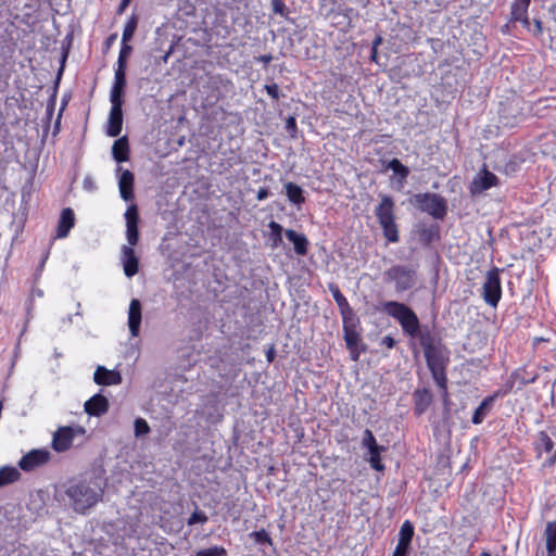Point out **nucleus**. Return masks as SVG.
I'll return each mask as SVG.
<instances>
[{
  "label": "nucleus",
  "instance_id": "obj_32",
  "mask_svg": "<svg viewBox=\"0 0 556 556\" xmlns=\"http://www.w3.org/2000/svg\"><path fill=\"white\" fill-rule=\"evenodd\" d=\"M138 22H139V17L136 14H131L128 17V20L124 26V29H123V36H122L123 43L131 40V38L137 29Z\"/></svg>",
  "mask_w": 556,
  "mask_h": 556
},
{
  "label": "nucleus",
  "instance_id": "obj_23",
  "mask_svg": "<svg viewBox=\"0 0 556 556\" xmlns=\"http://www.w3.org/2000/svg\"><path fill=\"white\" fill-rule=\"evenodd\" d=\"M135 176L129 169H125L119 177L118 188L123 200L131 201L134 199Z\"/></svg>",
  "mask_w": 556,
  "mask_h": 556
},
{
  "label": "nucleus",
  "instance_id": "obj_49",
  "mask_svg": "<svg viewBox=\"0 0 556 556\" xmlns=\"http://www.w3.org/2000/svg\"><path fill=\"white\" fill-rule=\"evenodd\" d=\"M380 345H384L387 349L391 350L396 345V341L391 336H384L380 341Z\"/></svg>",
  "mask_w": 556,
  "mask_h": 556
},
{
  "label": "nucleus",
  "instance_id": "obj_11",
  "mask_svg": "<svg viewBox=\"0 0 556 556\" xmlns=\"http://www.w3.org/2000/svg\"><path fill=\"white\" fill-rule=\"evenodd\" d=\"M75 438V430L70 426L60 427L53 434L52 447L56 452H65L71 448Z\"/></svg>",
  "mask_w": 556,
  "mask_h": 556
},
{
  "label": "nucleus",
  "instance_id": "obj_33",
  "mask_svg": "<svg viewBox=\"0 0 556 556\" xmlns=\"http://www.w3.org/2000/svg\"><path fill=\"white\" fill-rule=\"evenodd\" d=\"M383 451H386V447L381 445L377 448L369 451V465L372 469L377 471L384 470V465L381 458V452Z\"/></svg>",
  "mask_w": 556,
  "mask_h": 556
},
{
  "label": "nucleus",
  "instance_id": "obj_30",
  "mask_svg": "<svg viewBox=\"0 0 556 556\" xmlns=\"http://www.w3.org/2000/svg\"><path fill=\"white\" fill-rule=\"evenodd\" d=\"M21 479V472L12 466L0 467V488L14 483Z\"/></svg>",
  "mask_w": 556,
  "mask_h": 556
},
{
  "label": "nucleus",
  "instance_id": "obj_19",
  "mask_svg": "<svg viewBox=\"0 0 556 556\" xmlns=\"http://www.w3.org/2000/svg\"><path fill=\"white\" fill-rule=\"evenodd\" d=\"M328 288L332 294L334 302L338 305V308L340 311V315H341L342 319H345L346 317L355 316L356 314H355L354 309L350 305L348 299L341 292L340 288L334 283H329Z\"/></svg>",
  "mask_w": 556,
  "mask_h": 556
},
{
  "label": "nucleus",
  "instance_id": "obj_12",
  "mask_svg": "<svg viewBox=\"0 0 556 556\" xmlns=\"http://www.w3.org/2000/svg\"><path fill=\"white\" fill-rule=\"evenodd\" d=\"M531 0H514L510 8L509 23L520 22L525 28L530 30L528 9Z\"/></svg>",
  "mask_w": 556,
  "mask_h": 556
},
{
  "label": "nucleus",
  "instance_id": "obj_31",
  "mask_svg": "<svg viewBox=\"0 0 556 556\" xmlns=\"http://www.w3.org/2000/svg\"><path fill=\"white\" fill-rule=\"evenodd\" d=\"M268 228L270 230L269 231L270 247H271V249H277L282 244V233L285 231L283 227L279 223L271 220L268 224Z\"/></svg>",
  "mask_w": 556,
  "mask_h": 556
},
{
  "label": "nucleus",
  "instance_id": "obj_5",
  "mask_svg": "<svg viewBox=\"0 0 556 556\" xmlns=\"http://www.w3.org/2000/svg\"><path fill=\"white\" fill-rule=\"evenodd\" d=\"M361 326V320L358 316L346 317L342 319V329H343V338L346 344L348 350L350 351L351 358L353 361H358L362 352L365 351L363 346L359 349L361 343V332L358 328Z\"/></svg>",
  "mask_w": 556,
  "mask_h": 556
},
{
  "label": "nucleus",
  "instance_id": "obj_54",
  "mask_svg": "<svg viewBox=\"0 0 556 556\" xmlns=\"http://www.w3.org/2000/svg\"><path fill=\"white\" fill-rule=\"evenodd\" d=\"M126 66H127V59L122 56V55H118V59H117V68L116 70H123V71H126Z\"/></svg>",
  "mask_w": 556,
  "mask_h": 556
},
{
  "label": "nucleus",
  "instance_id": "obj_53",
  "mask_svg": "<svg viewBox=\"0 0 556 556\" xmlns=\"http://www.w3.org/2000/svg\"><path fill=\"white\" fill-rule=\"evenodd\" d=\"M129 3L130 0H122L119 5L117 7L116 14L122 15L129 5Z\"/></svg>",
  "mask_w": 556,
  "mask_h": 556
},
{
  "label": "nucleus",
  "instance_id": "obj_26",
  "mask_svg": "<svg viewBox=\"0 0 556 556\" xmlns=\"http://www.w3.org/2000/svg\"><path fill=\"white\" fill-rule=\"evenodd\" d=\"M495 396L488 395L482 400L480 405L475 409L471 421L473 425H480L492 409Z\"/></svg>",
  "mask_w": 556,
  "mask_h": 556
},
{
  "label": "nucleus",
  "instance_id": "obj_58",
  "mask_svg": "<svg viewBox=\"0 0 556 556\" xmlns=\"http://www.w3.org/2000/svg\"><path fill=\"white\" fill-rule=\"evenodd\" d=\"M479 556H492L489 552H482Z\"/></svg>",
  "mask_w": 556,
  "mask_h": 556
},
{
  "label": "nucleus",
  "instance_id": "obj_35",
  "mask_svg": "<svg viewBox=\"0 0 556 556\" xmlns=\"http://www.w3.org/2000/svg\"><path fill=\"white\" fill-rule=\"evenodd\" d=\"M511 378L519 382V386H527L536 380V375L528 376L526 368H518L511 374Z\"/></svg>",
  "mask_w": 556,
  "mask_h": 556
},
{
  "label": "nucleus",
  "instance_id": "obj_18",
  "mask_svg": "<svg viewBox=\"0 0 556 556\" xmlns=\"http://www.w3.org/2000/svg\"><path fill=\"white\" fill-rule=\"evenodd\" d=\"M122 262L124 273L127 277L135 276L139 270V260L131 247L123 245L122 248Z\"/></svg>",
  "mask_w": 556,
  "mask_h": 556
},
{
  "label": "nucleus",
  "instance_id": "obj_40",
  "mask_svg": "<svg viewBox=\"0 0 556 556\" xmlns=\"http://www.w3.org/2000/svg\"><path fill=\"white\" fill-rule=\"evenodd\" d=\"M150 432V426L143 418H137L135 420V434L136 437L144 435Z\"/></svg>",
  "mask_w": 556,
  "mask_h": 556
},
{
  "label": "nucleus",
  "instance_id": "obj_8",
  "mask_svg": "<svg viewBox=\"0 0 556 556\" xmlns=\"http://www.w3.org/2000/svg\"><path fill=\"white\" fill-rule=\"evenodd\" d=\"M50 460V453L46 450H31L25 454L18 462V467L23 471H31L46 465Z\"/></svg>",
  "mask_w": 556,
  "mask_h": 556
},
{
  "label": "nucleus",
  "instance_id": "obj_43",
  "mask_svg": "<svg viewBox=\"0 0 556 556\" xmlns=\"http://www.w3.org/2000/svg\"><path fill=\"white\" fill-rule=\"evenodd\" d=\"M113 87L125 88L126 87V73L123 70L115 71Z\"/></svg>",
  "mask_w": 556,
  "mask_h": 556
},
{
  "label": "nucleus",
  "instance_id": "obj_7",
  "mask_svg": "<svg viewBox=\"0 0 556 556\" xmlns=\"http://www.w3.org/2000/svg\"><path fill=\"white\" fill-rule=\"evenodd\" d=\"M388 280L393 281L397 292H404L415 287L417 282L416 270L403 265H394L386 273Z\"/></svg>",
  "mask_w": 556,
  "mask_h": 556
},
{
  "label": "nucleus",
  "instance_id": "obj_39",
  "mask_svg": "<svg viewBox=\"0 0 556 556\" xmlns=\"http://www.w3.org/2000/svg\"><path fill=\"white\" fill-rule=\"evenodd\" d=\"M208 520L206 514L200 509H195L190 517L187 519L188 526H193L195 523H206Z\"/></svg>",
  "mask_w": 556,
  "mask_h": 556
},
{
  "label": "nucleus",
  "instance_id": "obj_25",
  "mask_svg": "<svg viewBox=\"0 0 556 556\" xmlns=\"http://www.w3.org/2000/svg\"><path fill=\"white\" fill-rule=\"evenodd\" d=\"M285 191L286 197L291 204L300 208L305 203L306 198L304 195V190L298 184L292 181L286 182Z\"/></svg>",
  "mask_w": 556,
  "mask_h": 556
},
{
  "label": "nucleus",
  "instance_id": "obj_50",
  "mask_svg": "<svg viewBox=\"0 0 556 556\" xmlns=\"http://www.w3.org/2000/svg\"><path fill=\"white\" fill-rule=\"evenodd\" d=\"M269 194H270V192H269V189L267 187H261L257 190L256 199L258 201H263V200L267 199L269 197Z\"/></svg>",
  "mask_w": 556,
  "mask_h": 556
},
{
  "label": "nucleus",
  "instance_id": "obj_44",
  "mask_svg": "<svg viewBox=\"0 0 556 556\" xmlns=\"http://www.w3.org/2000/svg\"><path fill=\"white\" fill-rule=\"evenodd\" d=\"M273 11L281 16L287 14V7L283 0H271Z\"/></svg>",
  "mask_w": 556,
  "mask_h": 556
},
{
  "label": "nucleus",
  "instance_id": "obj_45",
  "mask_svg": "<svg viewBox=\"0 0 556 556\" xmlns=\"http://www.w3.org/2000/svg\"><path fill=\"white\" fill-rule=\"evenodd\" d=\"M286 129H287V131L290 134V136H291L292 138H295V137H296L298 125H296L295 117H293V116H289V117L287 118V122H286Z\"/></svg>",
  "mask_w": 556,
  "mask_h": 556
},
{
  "label": "nucleus",
  "instance_id": "obj_36",
  "mask_svg": "<svg viewBox=\"0 0 556 556\" xmlns=\"http://www.w3.org/2000/svg\"><path fill=\"white\" fill-rule=\"evenodd\" d=\"M195 556H227V551L223 546H212L195 552Z\"/></svg>",
  "mask_w": 556,
  "mask_h": 556
},
{
  "label": "nucleus",
  "instance_id": "obj_6",
  "mask_svg": "<svg viewBox=\"0 0 556 556\" xmlns=\"http://www.w3.org/2000/svg\"><path fill=\"white\" fill-rule=\"evenodd\" d=\"M501 269L492 267L486 271L485 280L482 286L481 296L483 301L491 307H497L502 299Z\"/></svg>",
  "mask_w": 556,
  "mask_h": 556
},
{
  "label": "nucleus",
  "instance_id": "obj_47",
  "mask_svg": "<svg viewBox=\"0 0 556 556\" xmlns=\"http://www.w3.org/2000/svg\"><path fill=\"white\" fill-rule=\"evenodd\" d=\"M265 90H266L267 94L273 100H278L279 99L280 93H279V87H278L277 84L265 85Z\"/></svg>",
  "mask_w": 556,
  "mask_h": 556
},
{
  "label": "nucleus",
  "instance_id": "obj_13",
  "mask_svg": "<svg viewBox=\"0 0 556 556\" xmlns=\"http://www.w3.org/2000/svg\"><path fill=\"white\" fill-rule=\"evenodd\" d=\"M498 178L495 174L483 168L480 174L473 179L470 186L471 193H480L482 191L489 190L492 187L497 186Z\"/></svg>",
  "mask_w": 556,
  "mask_h": 556
},
{
  "label": "nucleus",
  "instance_id": "obj_22",
  "mask_svg": "<svg viewBox=\"0 0 556 556\" xmlns=\"http://www.w3.org/2000/svg\"><path fill=\"white\" fill-rule=\"evenodd\" d=\"M123 128V109L111 108L106 127V134L110 137H117Z\"/></svg>",
  "mask_w": 556,
  "mask_h": 556
},
{
  "label": "nucleus",
  "instance_id": "obj_16",
  "mask_svg": "<svg viewBox=\"0 0 556 556\" xmlns=\"http://www.w3.org/2000/svg\"><path fill=\"white\" fill-rule=\"evenodd\" d=\"M93 380L99 386H116L122 382V376L116 370H110L104 366H98L93 374Z\"/></svg>",
  "mask_w": 556,
  "mask_h": 556
},
{
  "label": "nucleus",
  "instance_id": "obj_57",
  "mask_svg": "<svg viewBox=\"0 0 556 556\" xmlns=\"http://www.w3.org/2000/svg\"><path fill=\"white\" fill-rule=\"evenodd\" d=\"M382 42V38L380 36H377L375 40L372 41V47L378 48V46Z\"/></svg>",
  "mask_w": 556,
  "mask_h": 556
},
{
  "label": "nucleus",
  "instance_id": "obj_9",
  "mask_svg": "<svg viewBox=\"0 0 556 556\" xmlns=\"http://www.w3.org/2000/svg\"><path fill=\"white\" fill-rule=\"evenodd\" d=\"M125 219H126V238L128 242V247H135L139 241V229H138V223H139V214H138V207L136 204H131L127 207L125 213Z\"/></svg>",
  "mask_w": 556,
  "mask_h": 556
},
{
  "label": "nucleus",
  "instance_id": "obj_41",
  "mask_svg": "<svg viewBox=\"0 0 556 556\" xmlns=\"http://www.w3.org/2000/svg\"><path fill=\"white\" fill-rule=\"evenodd\" d=\"M251 536L254 538L255 542L258 544H270L273 543L270 535L265 529H261L258 531H254L251 533Z\"/></svg>",
  "mask_w": 556,
  "mask_h": 556
},
{
  "label": "nucleus",
  "instance_id": "obj_52",
  "mask_svg": "<svg viewBox=\"0 0 556 556\" xmlns=\"http://www.w3.org/2000/svg\"><path fill=\"white\" fill-rule=\"evenodd\" d=\"M117 39V33L111 34L104 41V48L105 50H110L111 47L114 45L115 40Z\"/></svg>",
  "mask_w": 556,
  "mask_h": 556
},
{
  "label": "nucleus",
  "instance_id": "obj_27",
  "mask_svg": "<svg viewBox=\"0 0 556 556\" xmlns=\"http://www.w3.org/2000/svg\"><path fill=\"white\" fill-rule=\"evenodd\" d=\"M112 154L118 163L129 160V143L127 137L124 136L115 140L112 147Z\"/></svg>",
  "mask_w": 556,
  "mask_h": 556
},
{
  "label": "nucleus",
  "instance_id": "obj_37",
  "mask_svg": "<svg viewBox=\"0 0 556 556\" xmlns=\"http://www.w3.org/2000/svg\"><path fill=\"white\" fill-rule=\"evenodd\" d=\"M123 93L124 88L112 87L110 94L111 108H123Z\"/></svg>",
  "mask_w": 556,
  "mask_h": 556
},
{
  "label": "nucleus",
  "instance_id": "obj_15",
  "mask_svg": "<svg viewBox=\"0 0 556 556\" xmlns=\"http://www.w3.org/2000/svg\"><path fill=\"white\" fill-rule=\"evenodd\" d=\"M84 408L89 416L99 417L108 413L109 401L104 395L98 393L85 402Z\"/></svg>",
  "mask_w": 556,
  "mask_h": 556
},
{
  "label": "nucleus",
  "instance_id": "obj_21",
  "mask_svg": "<svg viewBox=\"0 0 556 556\" xmlns=\"http://www.w3.org/2000/svg\"><path fill=\"white\" fill-rule=\"evenodd\" d=\"M417 237L420 244L427 248L433 241L440 240V227L435 224L420 225L417 228Z\"/></svg>",
  "mask_w": 556,
  "mask_h": 556
},
{
  "label": "nucleus",
  "instance_id": "obj_51",
  "mask_svg": "<svg viewBox=\"0 0 556 556\" xmlns=\"http://www.w3.org/2000/svg\"><path fill=\"white\" fill-rule=\"evenodd\" d=\"M131 51H132V48L130 45H128V42H125V43L122 42V47H121L118 55H122L127 59L128 55L131 53Z\"/></svg>",
  "mask_w": 556,
  "mask_h": 556
},
{
  "label": "nucleus",
  "instance_id": "obj_38",
  "mask_svg": "<svg viewBox=\"0 0 556 556\" xmlns=\"http://www.w3.org/2000/svg\"><path fill=\"white\" fill-rule=\"evenodd\" d=\"M362 445L364 447H367L368 451H371V450L380 446V445H378L375 435L372 434V432L369 429H366L364 431Z\"/></svg>",
  "mask_w": 556,
  "mask_h": 556
},
{
  "label": "nucleus",
  "instance_id": "obj_14",
  "mask_svg": "<svg viewBox=\"0 0 556 556\" xmlns=\"http://www.w3.org/2000/svg\"><path fill=\"white\" fill-rule=\"evenodd\" d=\"M414 399V414L421 416L431 405L433 395L427 388L416 389L413 393Z\"/></svg>",
  "mask_w": 556,
  "mask_h": 556
},
{
  "label": "nucleus",
  "instance_id": "obj_17",
  "mask_svg": "<svg viewBox=\"0 0 556 556\" xmlns=\"http://www.w3.org/2000/svg\"><path fill=\"white\" fill-rule=\"evenodd\" d=\"M75 226V214L71 207H65L62 210L60 219L56 227L55 238L63 239L66 238L71 231V229Z\"/></svg>",
  "mask_w": 556,
  "mask_h": 556
},
{
  "label": "nucleus",
  "instance_id": "obj_4",
  "mask_svg": "<svg viewBox=\"0 0 556 556\" xmlns=\"http://www.w3.org/2000/svg\"><path fill=\"white\" fill-rule=\"evenodd\" d=\"M413 201L417 208L428 213L435 219H443L446 216V201L440 194L430 192L417 193L414 195Z\"/></svg>",
  "mask_w": 556,
  "mask_h": 556
},
{
  "label": "nucleus",
  "instance_id": "obj_29",
  "mask_svg": "<svg viewBox=\"0 0 556 556\" xmlns=\"http://www.w3.org/2000/svg\"><path fill=\"white\" fill-rule=\"evenodd\" d=\"M387 169H391L394 175L397 177V181L403 185L408 175H409V168L405 166L399 159H392L388 162Z\"/></svg>",
  "mask_w": 556,
  "mask_h": 556
},
{
  "label": "nucleus",
  "instance_id": "obj_56",
  "mask_svg": "<svg viewBox=\"0 0 556 556\" xmlns=\"http://www.w3.org/2000/svg\"><path fill=\"white\" fill-rule=\"evenodd\" d=\"M377 54H378L377 48L372 47L371 48V55H370L371 61L377 62Z\"/></svg>",
  "mask_w": 556,
  "mask_h": 556
},
{
  "label": "nucleus",
  "instance_id": "obj_20",
  "mask_svg": "<svg viewBox=\"0 0 556 556\" xmlns=\"http://www.w3.org/2000/svg\"><path fill=\"white\" fill-rule=\"evenodd\" d=\"M141 319V303L138 299H132L128 311V327L132 337H137L139 334Z\"/></svg>",
  "mask_w": 556,
  "mask_h": 556
},
{
  "label": "nucleus",
  "instance_id": "obj_28",
  "mask_svg": "<svg viewBox=\"0 0 556 556\" xmlns=\"http://www.w3.org/2000/svg\"><path fill=\"white\" fill-rule=\"evenodd\" d=\"M546 556H556V520L548 521L544 530Z\"/></svg>",
  "mask_w": 556,
  "mask_h": 556
},
{
  "label": "nucleus",
  "instance_id": "obj_2",
  "mask_svg": "<svg viewBox=\"0 0 556 556\" xmlns=\"http://www.w3.org/2000/svg\"><path fill=\"white\" fill-rule=\"evenodd\" d=\"M380 202L375 207L374 214L382 229V235L390 243L400 241L399 225L395 215V202L389 194H380Z\"/></svg>",
  "mask_w": 556,
  "mask_h": 556
},
{
  "label": "nucleus",
  "instance_id": "obj_1",
  "mask_svg": "<svg viewBox=\"0 0 556 556\" xmlns=\"http://www.w3.org/2000/svg\"><path fill=\"white\" fill-rule=\"evenodd\" d=\"M382 312L394 318L405 334L417 338L424 351V356L431 376L447 399V365L450 363L448 350L442 339L435 336L428 327L420 328L416 313L406 304L396 301H387L382 304Z\"/></svg>",
  "mask_w": 556,
  "mask_h": 556
},
{
  "label": "nucleus",
  "instance_id": "obj_24",
  "mask_svg": "<svg viewBox=\"0 0 556 556\" xmlns=\"http://www.w3.org/2000/svg\"><path fill=\"white\" fill-rule=\"evenodd\" d=\"M287 239L292 242L294 251L298 255H306L308 252L309 242L304 233H300L293 229L285 231Z\"/></svg>",
  "mask_w": 556,
  "mask_h": 556
},
{
  "label": "nucleus",
  "instance_id": "obj_46",
  "mask_svg": "<svg viewBox=\"0 0 556 556\" xmlns=\"http://www.w3.org/2000/svg\"><path fill=\"white\" fill-rule=\"evenodd\" d=\"M409 546L410 544L399 541L392 556H407Z\"/></svg>",
  "mask_w": 556,
  "mask_h": 556
},
{
  "label": "nucleus",
  "instance_id": "obj_34",
  "mask_svg": "<svg viewBox=\"0 0 556 556\" xmlns=\"http://www.w3.org/2000/svg\"><path fill=\"white\" fill-rule=\"evenodd\" d=\"M414 533V526L409 520H405L400 528L399 541L410 544Z\"/></svg>",
  "mask_w": 556,
  "mask_h": 556
},
{
  "label": "nucleus",
  "instance_id": "obj_3",
  "mask_svg": "<svg viewBox=\"0 0 556 556\" xmlns=\"http://www.w3.org/2000/svg\"><path fill=\"white\" fill-rule=\"evenodd\" d=\"M66 493L73 503V508L81 514L94 506L102 497L101 492L83 482L71 485Z\"/></svg>",
  "mask_w": 556,
  "mask_h": 556
},
{
  "label": "nucleus",
  "instance_id": "obj_48",
  "mask_svg": "<svg viewBox=\"0 0 556 556\" xmlns=\"http://www.w3.org/2000/svg\"><path fill=\"white\" fill-rule=\"evenodd\" d=\"M533 27L530 26V30L534 36L539 37L543 34V24L540 20H533Z\"/></svg>",
  "mask_w": 556,
  "mask_h": 556
},
{
  "label": "nucleus",
  "instance_id": "obj_10",
  "mask_svg": "<svg viewBox=\"0 0 556 556\" xmlns=\"http://www.w3.org/2000/svg\"><path fill=\"white\" fill-rule=\"evenodd\" d=\"M534 450L539 456L542 452L549 454L545 460V466L553 467L556 464V444L546 431L538 432V442L534 443Z\"/></svg>",
  "mask_w": 556,
  "mask_h": 556
},
{
  "label": "nucleus",
  "instance_id": "obj_42",
  "mask_svg": "<svg viewBox=\"0 0 556 556\" xmlns=\"http://www.w3.org/2000/svg\"><path fill=\"white\" fill-rule=\"evenodd\" d=\"M515 382H516V380L513 379L510 376L509 379L502 386V388L498 389L497 391H495L491 395L495 396V400H496L500 396H504V395L510 393V391L514 389Z\"/></svg>",
  "mask_w": 556,
  "mask_h": 556
},
{
  "label": "nucleus",
  "instance_id": "obj_55",
  "mask_svg": "<svg viewBox=\"0 0 556 556\" xmlns=\"http://www.w3.org/2000/svg\"><path fill=\"white\" fill-rule=\"evenodd\" d=\"M266 358L269 363H271L275 358V350L274 348L271 346L267 352H266Z\"/></svg>",
  "mask_w": 556,
  "mask_h": 556
}]
</instances>
